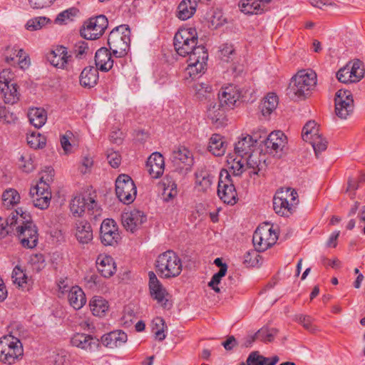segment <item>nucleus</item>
Here are the masks:
<instances>
[{"mask_svg": "<svg viewBox=\"0 0 365 365\" xmlns=\"http://www.w3.org/2000/svg\"><path fill=\"white\" fill-rule=\"evenodd\" d=\"M317 82V74L312 70H302L292 77L287 88L289 98L294 101L308 98L314 90Z\"/></svg>", "mask_w": 365, "mask_h": 365, "instance_id": "obj_3", "label": "nucleus"}, {"mask_svg": "<svg viewBox=\"0 0 365 365\" xmlns=\"http://www.w3.org/2000/svg\"><path fill=\"white\" fill-rule=\"evenodd\" d=\"M147 168L153 178L160 177L165 168L163 156L159 153H153L148 159Z\"/></svg>", "mask_w": 365, "mask_h": 365, "instance_id": "obj_26", "label": "nucleus"}, {"mask_svg": "<svg viewBox=\"0 0 365 365\" xmlns=\"http://www.w3.org/2000/svg\"><path fill=\"white\" fill-rule=\"evenodd\" d=\"M278 98L274 93H269L262 101L260 109L263 115H269L277 106Z\"/></svg>", "mask_w": 365, "mask_h": 365, "instance_id": "obj_41", "label": "nucleus"}, {"mask_svg": "<svg viewBox=\"0 0 365 365\" xmlns=\"http://www.w3.org/2000/svg\"><path fill=\"white\" fill-rule=\"evenodd\" d=\"M70 210L75 217H81L84 213L94 217L101 215V208L91 194L75 196L70 203Z\"/></svg>", "mask_w": 365, "mask_h": 365, "instance_id": "obj_7", "label": "nucleus"}, {"mask_svg": "<svg viewBox=\"0 0 365 365\" xmlns=\"http://www.w3.org/2000/svg\"><path fill=\"white\" fill-rule=\"evenodd\" d=\"M163 199L165 201H170L178 195L177 184L170 177H168L164 182Z\"/></svg>", "mask_w": 365, "mask_h": 365, "instance_id": "obj_43", "label": "nucleus"}, {"mask_svg": "<svg viewBox=\"0 0 365 365\" xmlns=\"http://www.w3.org/2000/svg\"><path fill=\"white\" fill-rule=\"evenodd\" d=\"M245 165H247V168L254 169V174H257L258 171L261 169L259 166L262 165L260 160H257V157L253 153H251L245 157Z\"/></svg>", "mask_w": 365, "mask_h": 365, "instance_id": "obj_57", "label": "nucleus"}, {"mask_svg": "<svg viewBox=\"0 0 365 365\" xmlns=\"http://www.w3.org/2000/svg\"><path fill=\"white\" fill-rule=\"evenodd\" d=\"M259 135L265 138L262 141L266 147V152L269 153H277L282 150L287 143L286 135L280 130L272 132L266 137L267 132L264 129H259Z\"/></svg>", "mask_w": 365, "mask_h": 365, "instance_id": "obj_15", "label": "nucleus"}, {"mask_svg": "<svg viewBox=\"0 0 365 365\" xmlns=\"http://www.w3.org/2000/svg\"><path fill=\"white\" fill-rule=\"evenodd\" d=\"M71 58L72 56L68 54L67 48L63 46H57L47 56V59L52 66L61 69H67Z\"/></svg>", "mask_w": 365, "mask_h": 365, "instance_id": "obj_20", "label": "nucleus"}, {"mask_svg": "<svg viewBox=\"0 0 365 365\" xmlns=\"http://www.w3.org/2000/svg\"><path fill=\"white\" fill-rule=\"evenodd\" d=\"M26 140L30 147L35 149L43 148L46 145L45 137L37 132L28 134Z\"/></svg>", "mask_w": 365, "mask_h": 365, "instance_id": "obj_49", "label": "nucleus"}, {"mask_svg": "<svg viewBox=\"0 0 365 365\" xmlns=\"http://www.w3.org/2000/svg\"><path fill=\"white\" fill-rule=\"evenodd\" d=\"M101 242L104 245H113L120 239L118 227L112 219L103 221L100 228Z\"/></svg>", "mask_w": 365, "mask_h": 365, "instance_id": "obj_16", "label": "nucleus"}, {"mask_svg": "<svg viewBox=\"0 0 365 365\" xmlns=\"http://www.w3.org/2000/svg\"><path fill=\"white\" fill-rule=\"evenodd\" d=\"M197 6L195 0H182L178 6L177 16L181 20H187L194 15Z\"/></svg>", "mask_w": 365, "mask_h": 365, "instance_id": "obj_31", "label": "nucleus"}, {"mask_svg": "<svg viewBox=\"0 0 365 365\" xmlns=\"http://www.w3.org/2000/svg\"><path fill=\"white\" fill-rule=\"evenodd\" d=\"M113 53L105 47L99 48L95 55V62L98 70L108 71L112 68L114 63Z\"/></svg>", "mask_w": 365, "mask_h": 365, "instance_id": "obj_24", "label": "nucleus"}, {"mask_svg": "<svg viewBox=\"0 0 365 365\" xmlns=\"http://www.w3.org/2000/svg\"><path fill=\"white\" fill-rule=\"evenodd\" d=\"M319 133V129L317 127V123L314 120L308 121L303 127L302 136L304 141L311 140L312 135H315Z\"/></svg>", "mask_w": 365, "mask_h": 365, "instance_id": "obj_50", "label": "nucleus"}, {"mask_svg": "<svg viewBox=\"0 0 365 365\" xmlns=\"http://www.w3.org/2000/svg\"><path fill=\"white\" fill-rule=\"evenodd\" d=\"M349 67L347 66V64L340 68L338 72L336 73V78L337 79L343 83H352L353 80L351 78L349 68Z\"/></svg>", "mask_w": 365, "mask_h": 365, "instance_id": "obj_60", "label": "nucleus"}, {"mask_svg": "<svg viewBox=\"0 0 365 365\" xmlns=\"http://www.w3.org/2000/svg\"><path fill=\"white\" fill-rule=\"evenodd\" d=\"M12 279L15 284L23 287L26 283L27 276L19 267L16 266L13 270Z\"/></svg>", "mask_w": 365, "mask_h": 365, "instance_id": "obj_56", "label": "nucleus"}, {"mask_svg": "<svg viewBox=\"0 0 365 365\" xmlns=\"http://www.w3.org/2000/svg\"><path fill=\"white\" fill-rule=\"evenodd\" d=\"M312 145L316 155H318L321 152L324 151L327 148V141L322 135L317 133L315 135H312L311 140H308Z\"/></svg>", "mask_w": 365, "mask_h": 365, "instance_id": "obj_45", "label": "nucleus"}, {"mask_svg": "<svg viewBox=\"0 0 365 365\" xmlns=\"http://www.w3.org/2000/svg\"><path fill=\"white\" fill-rule=\"evenodd\" d=\"M149 276V289L151 297L158 301V303L163 306L166 307L167 299H165L168 294L166 289L163 287L162 284L158 279L155 274L153 272L148 273Z\"/></svg>", "mask_w": 365, "mask_h": 365, "instance_id": "obj_23", "label": "nucleus"}, {"mask_svg": "<svg viewBox=\"0 0 365 365\" xmlns=\"http://www.w3.org/2000/svg\"><path fill=\"white\" fill-rule=\"evenodd\" d=\"M227 163L230 165V170L235 176H240L245 171V160L244 157L237 155L235 158L232 155L227 157Z\"/></svg>", "mask_w": 365, "mask_h": 365, "instance_id": "obj_39", "label": "nucleus"}, {"mask_svg": "<svg viewBox=\"0 0 365 365\" xmlns=\"http://www.w3.org/2000/svg\"><path fill=\"white\" fill-rule=\"evenodd\" d=\"M241 96L240 88L234 85L222 88L218 93L219 102L229 110L234 108Z\"/></svg>", "mask_w": 365, "mask_h": 365, "instance_id": "obj_18", "label": "nucleus"}, {"mask_svg": "<svg viewBox=\"0 0 365 365\" xmlns=\"http://www.w3.org/2000/svg\"><path fill=\"white\" fill-rule=\"evenodd\" d=\"M24 349L20 340L12 335L0 338V361L12 364L23 356Z\"/></svg>", "mask_w": 365, "mask_h": 365, "instance_id": "obj_8", "label": "nucleus"}, {"mask_svg": "<svg viewBox=\"0 0 365 365\" xmlns=\"http://www.w3.org/2000/svg\"><path fill=\"white\" fill-rule=\"evenodd\" d=\"M172 160L176 168L190 171L193 165V157L191 152L185 147H180L173 151Z\"/></svg>", "mask_w": 365, "mask_h": 365, "instance_id": "obj_21", "label": "nucleus"}, {"mask_svg": "<svg viewBox=\"0 0 365 365\" xmlns=\"http://www.w3.org/2000/svg\"><path fill=\"white\" fill-rule=\"evenodd\" d=\"M68 300L71 306L76 310L82 308L86 302L83 291L78 286L72 287L70 289L68 294Z\"/></svg>", "mask_w": 365, "mask_h": 365, "instance_id": "obj_32", "label": "nucleus"}, {"mask_svg": "<svg viewBox=\"0 0 365 365\" xmlns=\"http://www.w3.org/2000/svg\"><path fill=\"white\" fill-rule=\"evenodd\" d=\"M295 320L310 332L314 333L318 330L317 327L312 324V319L309 316L302 314L296 315Z\"/></svg>", "mask_w": 365, "mask_h": 365, "instance_id": "obj_54", "label": "nucleus"}, {"mask_svg": "<svg viewBox=\"0 0 365 365\" xmlns=\"http://www.w3.org/2000/svg\"><path fill=\"white\" fill-rule=\"evenodd\" d=\"M67 354L65 351H53L49 356V362L53 365H66Z\"/></svg>", "mask_w": 365, "mask_h": 365, "instance_id": "obj_52", "label": "nucleus"}, {"mask_svg": "<svg viewBox=\"0 0 365 365\" xmlns=\"http://www.w3.org/2000/svg\"><path fill=\"white\" fill-rule=\"evenodd\" d=\"M0 91L6 103L14 104L19 100L17 84L16 83H12L9 86L1 84Z\"/></svg>", "mask_w": 365, "mask_h": 365, "instance_id": "obj_35", "label": "nucleus"}, {"mask_svg": "<svg viewBox=\"0 0 365 365\" xmlns=\"http://www.w3.org/2000/svg\"><path fill=\"white\" fill-rule=\"evenodd\" d=\"M45 194V196L41 197L40 198L36 197V200H32L34 207L41 210H44L48 207L51 200V192H46Z\"/></svg>", "mask_w": 365, "mask_h": 365, "instance_id": "obj_58", "label": "nucleus"}, {"mask_svg": "<svg viewBox=\"0 0 365 365\" xmlns=\"http://www.w3.org/2000/svg\"><path fill=\"white\" fill-rule=\"evenodd\" d=\"M19 166L26 173L31 172L34 169V162L30 155H21Z\"/></svg>", "mask_w": 365, "mask_h": 365, "instance_id": "obj_61", "label": "nucleus"}, {"mask_svg": "<svg viewBox=\"0 0 365 365\" xmlns=\"http://www.w3.org/2000/svg\"><path fill=\"white\" fill-rule=\"evenodd\" d=\"M108 25V19L104 15L91 18L81 30V35L86 39H97L103 35Z\"/></svg>", "mask_w": 365, "mask_h": 365, "instance_id": "obj_13", "label": "nucleus"}, {"mask_svg": "<svg viewBox=\"0 0 365 365\" xmlns=\"http://www.w3.org/2000/svg\"><path fill=\"white\" fill-rule=\"evenodd\" d=\"M20 195L14 188L6 189L2 194V201L4 207L9 208L20 202Z\"/></svg>", "mask_w": 365, "mask_h": 365, "instance_id": "obj_42", "label": "nucleus"}, {"mask_svg": "<svg viewBox=\"0 0 365 365\" xmlns=\"http://www.w3.org/2000/svg\"><path fill=\"white\" fill-rule=\"evenodd\" d=\"M228 110L220 102L212 103L207 108V115L212 123L221 125L226 120V113Z\"/></svg>", "mask_w": 365, "mask_h": 365, "instance_id": "obj_25", "label": "nucleus"}, {"mask_svg": "<svg viewBox=\"0 0 365 365\" xmlns=\"http://www.w3.org/2000/svg\"><path fill=\"white\" fill-rule=\"evenodd\" d=\"M217 195L226 204L232 205L237 202V191L230 174L227 170H222L220 173Z\"/></svg>", "mask_w": 365, "mask_h": 365, "instance_id": "obj_10", "label": "nucleus"}, {"mask_svg": "<svg viewBox=\"0 0 365 365\" xmlns=\"http://www.w3.org/2000/svg\"><path fill=\"white\" fill-rule=\"evenodd\" d=\"M49 22V19L44 16H38L29 19L26 24V29L30 31L41 29Z\"/></svg>", "mask_w": 365, "mask_h": 365, "instance_id": "obj_47", "label": "nucleus"}, {"mask_svg": "<svg viewBox=\"0 0 365 365\" xmlns=\"http://www.w3.org/2000/svg\"><path fill=\"white\" fill-rule=\"evenodd\" d=\"M130 31L128 25H120L114 28L109 34L108 44L115 58L125 56L130 48Z\"/></svg>", "mask_w": 365, "mask_h": 365, "instance_id": "obj_4", "label": "nucleus"}, {"mask_svg": "<svg viewBox=\"0 0 365 365\" xmlns=\"http://www.w3.org/2000/svg\"><path fill=\"white\" fill-rule=\"evenodd\" d=\"M121 220L124 228L133 233L142 227L147 221V217L143 211L133 209L124 212L122 214Z\"/></svg>", "mask_w": 365, "mask_h": 365, "instance_id": "obj_14", "label": "nucleus"}, {"mask_svg": "<svg viewBox=\"0 0 365 365\" xmlns=\"http://www.w3.org/2000/svg\"><path fill=\"white\" fill-rule=\"evenodd\" d=\"M127 334L121 330H115L104 334L101 337L102 344L108 348H115L127 341Z\"/></svg>", "mask_w": 365, "mask_h": 365, "instance_id": "obj_27", "label": "nucleus"}, {"mask_svg": "<svg viewBox=\"0 0 365 365\" xmlns=\"http://www.w3.org/2000/svg\"><path fill=\"white\" fill-rule=\"evenodd\" d=\"M196 97L200 100L210 98L212 96V86L207 83H196L194 85Z\"/></svg>", "mask_w": 365, "mask_h": 365, "instance_id": "obj_44", "label": "nucleus"}, {"mask_svg": "<svg viewBox=\"0 0 365 365\" xmlns=\"http://www.w3.org/2000/svg\"><path fill=\"white\" fill-rule=\"evenodd\" d=\"M156 272L163 278L178 277L182 272V264L178 255L168 250L158 255L155 262Z\"/></svg>", "mask_w": 365, "mask_h": 365, "instance_id": "obj_5", "label": "nucleus"}, {"mask_svg": "<svg viewBox=\"0 0 365 365\" xmlns=\"http://www.w3.org/2000/svg\"><path fill=\"white\" fill-rule=\"evenodd\" d=\"M115 193L120 202L125 205L135 199L137 190L133 180L128 175H120L115 180Z\"/></svg>", "mask_w": 365, "mask_h": 365, "instance_id": "obj_11", "label": "nucleus"}, {"mask_svg": "<svg viewBox=\"0 0 365 365\" xmlns=\"http://www.w3.org/2000/svg\"><path fill=\"white\" fill-rule=\"evenodd\" d=\"M98 80V70L93 66L86 67L80 75V83L85 88L93 87Z\"/></svg>", "mask_w": 365, "mask_h": 365, "instance_id": "obj_30", "label": "nucleus"}, {"mask_svg": "<svg viewBox=\"0 0 365 365\" xmlns=\"http://www.w3.org/2000/svg\"><path fill=\"white\" fill-rule=\"evenodd\" d=\"M255 334L257 340L267 343L271 342L274 339V337L277 334V330L275 329L262 327Z\"/></svg>", "mask_w": 365, "mask_h": 365, "instance_id": "obj_48", "label": "nucleus"}, {"mask_svg": "<svg viewBox=\"0 0 365 365\" xmlns=\"http://www.w3.org/2000/svg\"><path fill=\"white\" fill-rule=\"evenodd\" d=\"M262 136L258 135V132H254L252 135H242L235 145V154L240 157H246L252 153L253 148Z\"/></svg>", "mask_w": 365, "mask_h": 365, "instance_id": "obj_17", "label": "nucleus"}, {"mask_svg": "<svg viewBox=\"0 0 365 365\" xmlns=\"http://www.w3.org/2000/svg\"><path fill=\"white\" fill-rule=\"evenodd\" d=\"M12 83H15L14 81V74L9 69L3 70L0 73V86H1V84L9 86Z\"/></svg>", "mask_w": 365, "mask_h": 365, "instance_id": "obj_64", "label": "nucleus"}, {"mask_svg": "<svg viewBox=\"0 0 365 365\" xmlns=\"http://www.w3.org/2000/svg\"><path fill=\"white\" fill-rule=\"evenodd\" d=\"M96 265L98 272L104 277H110L116 271L115 262L110 256L100 255L96 259Z\"/></svg>", "mask_w": 365, "mask_h": 365, "instance_id": "obj_28", "label": "nucleus"}, {"mask_svg": "<svg viewBox=\"0 0 365 365\" xmlns=\"http://www.w3.org/2000/svg\"><path fill=\"white\" fill-rule=\"evenodd\" d=\"M78 10L75 8H70L59 13L55 23L58 24H66L68 21L72 20V18L76 15Z\"/></svg>", "mask_w": 365, "mask_h": 365, "instance_id": "obj_51", "label": "nucleus"}, {"mask_svg": "<svg viewBox=\"0 0 365 365\" xmlns=\"http://www.w3.org/2000/svg\"><path fill=\"white\" fill-rule=\"evenodd\" d=\"M208 150L215 156H222L225 153L224 138L220 134H213L210 138Z\"/></svg>", "mask_w": 365, "mask_h": 365, "instance_id": "obj_33", "label": "nucleus"}, {"mask_svg": "<svg viewBox=\"0 0 365 365\" xmlns=\"http://www.w3.org/2000/svg\"><path fill=\"white\" fill-rule=\"evenodd\" d=\"M73 53L78 58H84L89 52V47L88 42L85 41H80L76 43L73 46Z\"/></svg>", "mask_w": 365, "mask_h": 365, "instance_id": "obj_55", "label": "nucleus"}, {"mask_svg": "<svg viewBox=\"0 0 365 365\" xmlns=\"http://www.w3.org/2000/svg\"><path fill=\"white\" fill-rule=\"evenodd\" d=\"M269 361V359L268 358L264 357L258 354L257 352L254 351L249 355L247 359V365H264L265 363Z\"/></svg>", "mask_w": 365, "mask_h": 365, "instance_id": "obj_59", "label": "nucleus"}, {"mask_svg": "<svg viewBox=\"0 0 365 365\" xmlns=\"http://www.w3.org/2000/svg\"><path fill=\"white\" fill-rule=\"evenodd\" d=\"M76 237L81 244H88L93 239V230L89 222L79 220L76 224Z\"/></svg>", "mask_w": 365, "mask_h": 365, "instance_id": "obj_29", "label": "nucleus"}, {"mask_svg": "<svg viewBox=\"0 0 365 365\" xmlns=\"http://www.w3.org/2000/svg\"><path fill=\"white\" fill-rule=\"evenodd\" d=\"M347 66L349 67V71L353 83L360 81L364 76V68L363 63L356 59L354 61L349 62Z\"/></svg>", "mask_w": 365, "mask_h": 365, "instance_id": "obj_40", "label": "nucleus"}, {"mask_svg": "<svg viewBox=\"0 0 365 365\" xmlns=\"http://www.w3.org/2000/svg\"><path fill=\"white\" fill-rule=\"evenodd\" d=\"M262 4L258 0H240L239 7L246 14H257L263 11Z\"/></svg>", "mask_w": 365, "mask_h": 365, "instance_id": "obj_38", "label": "nucleus"}, {"mask_svg": "<svg viewBox=\"0 0 365 365\" xmlns=\"http://www.w3.org/2000/svg\"><path fill=\"white\" fill-rule=\"evenodd\" d=\"M28 118L31 125L36 128H40L46 123L47 115L43 109L34 108L29 110Z\"/></svg>", "mask_w": 365, "mask_h": 365, "instance_id": "obj_36", "label": "nucleus"}, {"mask_svg": "<svg viewBox=\"0 0 365 365\" xmlns=\"http://www.w3.org/2000/svg\"><path fill=\"white\" fill-rule=\"evenodd\" d=\"M165 321L163 318L157 317L153 320L152 329L156 339L163 341L165 339Z\"/></svg>", "mask_w": 365, "mask_h": 365, "instance_id": "obj_46", "label": "nucleus"}, {"mask_svg": "<svg viewBox=\"0 0 365 365\" xmlns=\"http://www.w3.org/2000/svg\"><path fill=\"white\" fill-rule=\"evenodd\" d=\"M335 113L341 119H347L354 110V103L351 91L339 90L335 94Z\"/></svg>", "mask_w": 365, "mask_h": 365, "instance_id": "obj_12", "label": "nucleus"}, {"mask_svg": "<svg viewBox=\"0 0 365 365\" xmlns=\"http://www.w3.org/2000/svg\"><path fill=\"white\" fill-rule=\"evenodd\" d=\"M297 192L289 187L277 190L273 198V208L275 212L283 217L292 215L298 204Z\"/></svg>", "mask_w": 365, "mask_h": 365, "instance_id": "obj_6", "label": "nucleus"}, {"mask_svg": "<svg viewBox=\"0 0 365 365\" xmlns=\"http://www.w3.org/2000/svg\"><path fill=\"white\" fill-rule=\"evenodd\" d=\"M8 224L16 233L21 245L28 249L34 248L38 243V235L36 225L32 222L31 215L20 207L12 211L8 216Z\"/></svg>", "mask_w": 365, "mask_h": 365, "instance_id": "obj_2", "label": "nucleus"}, {"mask_svg": "<svg viewBox=\"0 0 365 365\" xmlns=\"http://www.w3.org/2000/svg\"><path fill=\"white\" fill-rule=\"evenodd\" d=\"M197 38L191 29H180L174 36L176 52L182 56H188L186 73L192 78L205 72L208 53L203 46H197Z\"/></svg>", "mask_w": 365, "mask_h": 365, "instance_id": "obj_1", "label": "nucleus"}, {"mask_svg": "<svg viewBox=\"0 0 365 365\" xmlns=\"http://www.w3.org/2000/svg\"><path fill=\"white\" fill-rule=\"evenodd\" d=\"M278 239V235L269 223L259 226L252 237L253 245L257 252H264L274 245Z\"/></svg>", "mask_w": 365, "mask_h": 365, "instance_id": "obj_9", "label": "nucleus"}, {"mask_svg": "<svg viewBox=\"0 0 365 365\" xmlns=\"http://www.w3.org/2000/svg\"><path fill=\"white\" fill-rule=\"evenodd\" d=\"M213 176L207 170L201 169L195 173V184L197 188L202 192H206L212 183Z\"/></svg>", "mask_w": 365, "mask_h": 365, "instance_id": "obj_34", "label": "nucleus"}, {"mask_svg": "<svg viewBox=\"0 0 365 365\" xmlns=\"http://www.w3.org/2000/svg\"><path fill=\"white\" fill-rule=\"evenodd\" d=\"M107 159L109 164L114 168H118L121 163V157L120 154L113 150L108 151Z\"/></svg>", "mask_w": 365, "mask_h": 365, "instance_id": "obj_63", "label": "nucleus"}, {"mask_svg": "<svg viewBox=\"0 0 365 365\" xmlns=\"http://www.w3.org/2000/svg\"><path fill=\"white\" fill-rule=\"evenodd\" d=\"M226 273L227 271L225 267L220 269V270L212 276L211 280L209 282L208 286L216 293L220 292V289L218 287V284L220 283L222 278L225 276Z\"/></svg>", "mask_w": 365, "mask_h": 365, "instance_id": "obj_53", "label": "nucleus"}, {"mask_svg": "<svg viewBox=\"0 0 365 365\" xmlns=\"http://www.w3.org/2000/svg\"><path fill=\"white\" fill-rule=\"evenodd\" d=\"M40 178L37 185L30 189L29 195L31 200L40 198L46 195V192H51L49 189V183L53 181V169L47 168Z\"/></svg>", "mask_w": 365, "mask_h": 365, "instance_id": "obj_19", "label": "nucleus"}, {"mask_svg": "<svg viewBox=\"0 0 365 365\" xmlns=\"http://www.w3.org/2000/svg\"><path fill=\"white\" fill-rule=\"evenodd\" d=\"M17 120V117L9 112L5 107H0V120L5 123H12Z\"/></svg>", "mask_w": 365, "mask_h": 365, "instance_id": "obj_62", "label": "nucleus"}, {"mask_svg": "<svg viewBox=\"0 0 365 365\" xmlns=\"http://www.w3.org/2000/svg\"><path fill=\"white\" fill-rule=\"evenodd\" d=\"M71 343L74 346L90 352L97 350L99 346L98 339L83 333L74 334L71 339Z\"/></svg>", "mask_w": 365, "mask_h": 365, "instance_id": "obj_22", "label": "nucleus"}, {"mask_svg": "<svg viewBox=\"0 0 365 365\" xmlns=\"http://www.w3.org/2000/svg\"><path fill=\"white\" fill-rule=\"evenodd\" d=\"M89 306L93 315L101 317L108 310V303L103 297H93L90 301Z\"/></svg>", "mask_w": 365, "mask_h": 365, "instance_id": "obj_37", "label": "nucleus"}]
</instances>
